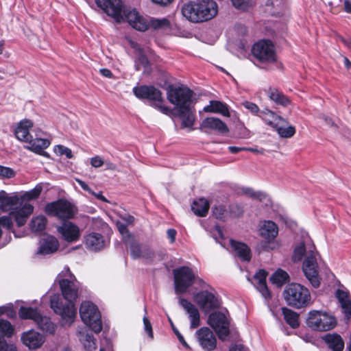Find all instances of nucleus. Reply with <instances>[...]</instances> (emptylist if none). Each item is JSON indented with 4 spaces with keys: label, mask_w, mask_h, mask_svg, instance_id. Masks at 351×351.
I'll return each mask as SVG.
<instances>
[{
    "label": "nucleus",
    "mask_w": 351,
    "mask_h": 351,
    "mask_svg": "<svg viewBox=\"0 0 351 351\" xmlns=\"http://www.w3.org/2000/svg\"><path fill=\"white\" fill-rule=\"evenodd\" d=\"M57 281L67 302L64 304L59 295H53L51 297L50 307L61 317L64 324L70 326L77 314L74 302L78 298L80 283L67 266L58 275Z\"/></svg>",
    "instance_id": "nucleus-1"
},
{
    "label": "nucleus",
    "mask_w": 351,
    "mask_h": 351,
    "mask_svg": "<svg viewBox=\"0 0 351 351\" xmlns=\"http://www.w3.org/2000/svg\"><path fill=\"white\" fill-rule=\"evenodd\" d=\"M315 247L311 241L301 242L295 247L293 254V261H300L304 255L305 259L302 265L304 276L314 288L320 286V278L318 272V264L315 255Z\"/></svg>",
    "instance_id": "nucleus-2"
},
{
    "label": "nucleus",
    "mask_w": 351,
    "mask_h": 351,
    "mask_svg": "<svg viewBox=\"0 0 351 351\" xmlns=\"http://www.w3.org/2000/svg\"><path fill=\"white\" fill-rule=\"evenodd\" d=\"M283 296L289 306L298 309L305 308L311 303L309 290L298 283L288 285L283 291Z\"/></svg>",
    "instance_id": "nucleus-3"
},
{
    "label": "nucleus",
    "mask_w": 351,
    "mask_h": 351,
    "mask_svg": "<svg viewBox=\"0 0 351 351\" xmlns=\"http://www.w3.org/2000/svg\"><path fill=\"white\" fill-rule=\"evenodd\" d=\"M135 96L141 99H146L151 102V106L161 112L169 115L171 110L164 104V99L161 91L153 86H140L133 88Z\"/></svg>",
    "instance_id": "nucleus-4"
},
{
    "label": "nucleus",
    "mask_w": 351,
    "mask_h": 351,
    "mask_svg": "<svg viewBox=\"0 0 351 351\" xmlns=\"http://www.w3.org/2000/svg\"><path fill=\"white\" fill-rule=\"evenodd\" d=\"M80 315L82 322L95 333L101 331V315L94 304L87 301L83 302L80 308Z\"/></svg>",
    "instance_id": "nucleus-5"
},
{
    "label": "nucleus",
    "mask_w": 351,
    "mask_h": 351,
    "mask_svg": "<svg viewBox=\"0 0 351 351\" xmlns=\"http://www.w3.org/2000/svg\"><path fill=\"white\" fill-rule=\"evenodd\" d=\"M19 314L21 319L34 320L44 332L49 335L54 334L56 325L51 322L49 317L41 315L36 308L21 306Z\"/></svg>",
    "instance_id": "nucleus-6"
},
{
    "label": "nucleus",
    "mask_w": 351,
    "mask_h": 351,
    "mask_svg": "<svg viewBox=\"0 0 351 351\" xmlns=\"http://www.w3.org/2000/svg\"><path fill=\"white\" fill-rule=\"evenodd\" d=\"M306 324L315 330L327 331L337 325L335 317L321 311H311L306 319Z\"/></svg>",
    "instance_id": "nucleus-7"
},
{
    "label": "nucleus",
    "mask_w": 351,
    "mask_h": 351,
    "mask_svg": "<svg viewBox=\"0 0 351 351\" xmlns=\"http://www.w3.org/2000/svg\"><path fill=\"white\" fill-rule=\"evenodd\" d=\"M175 292L182 294L186 292L195 281V274L193 269L187 266H182L173 270Z\"/></svg>",
    "instance_id": "nucleus-8"
},
{
    "label": "nucleus",
    "mask_w": 351,
    "mask_h": 351,
    "mask_svg": "<svg viewBox=\"0 0 351 351\" xmlns=\"http://www.w3.org/2000/svg\"><path fill=\"white\" fill-rule=\"evenodd\" d=\"M193 94V91L186 86H170L167 89V98L178 110L191 106Z\"/></svg>",
    "instance_id": "nucleus-9"
},
{
    "label": "nucleus",
    "mask_w": 351,
    "mask_h": 351,
    "mask_svg": "<svg viewBox=\"0 0 351 351\" xmlns=\"http://www.w3.org/2000/svg\"><path fill=\"white\" fill-rule=\"evenodd\" d=\"M45 210L48 215L63 220L72 219L76 213L75 207L65 199L47 204Z\"/></svg>",
    "instance_id": "nucleus-10"
},
{
    "label": "nucleus",
    "mask_w": 351,
    "mask_h": 351,
    "mask_svg": "<svg viewBox=\"0 0 351 351\" xmlns=\"http://www.w3.org/2000/svg\"><path fill=\"white\" fill-rule=\"evenodd\" d=\"M208 324L214 329L219 338L225 341L230 334V322L225 313L220 311L211 313L208 317Z\"/></svg>",
    "instance_id": "nucleus-11"
},
{
    "label": "nucleus",
    "mask_w": 351,
    "mask_h": 351,
    "mask_svg": "<svg viewBox=\"0 0 351 351\" xmlns=\"http://www.w3.org/2000/svg\"><path fill=\"white\" fill-rule=\"evenodd\" d=\"M252 54L263 62H273L276 60L275 47L270 40H261L255 43L252 49Z\"/></svg>",
    "instance_id": "nucleus-12"
},
{
    "label": "nucleus",
    "mask_w": 351,
    "mask_h": 351,
    "mask_svg": "<svg viewBox=\"0 0 351 351\" xmlns=\"http://www.w3.org/2000/svg\"><path fill=\"white\" fill-rule=\"evenodd\" d=\"M193 300L205 313L217 309L221 306L218 297L214 293L206 290L200 291L195 294Z\"/></svg>",
    "instance_id": "nucleus-13"
},
{
    "label": "nucleus",
    "mask_w": 351,
    "mask_h": 351,
    "mask_svg": "<svg viewBox=\"0 0 351 351\" xmlns=\"http://www.w3.org/2000/svg\"><path fill=\"white\" fill-rule=\"evenodd\" d=\"M95 3L98 7L117 23L123 22V12L125 7L121 0H95Z\"/></svg>",
    "instance_id": "nucleus-14"
},
{
    "label": "nucleus",
    "mask_w": 351,
    "mask_h": 351,
    "mask_svg": "<svg viewBox=\"0 0 351 351\" xmlns=\"http://www.w3.org/2000/svg\"><path fill=\"white\" fill-rule=\"evenodd\" d=\"M197 341L205 351L214 350L217 347V339L213 331L208 327H202L195 332Z\"/></svg>",
    "instance_id": "nucleus-15"
},
{
    "label": "nucleus",
    "mask_w": 351,
    "mask_h": 351,
    "mask_svg": "<svg viewBox=\"0 0 351 351\" xmlns=\"http://www.w3.org/2000/svg\"><path fill=\"white\" fill-rule=\"evenodd\" d=\"M34 212V206L29 204H25L21 207H16L10 212L8 217L14 219L19 227L25 224L29 217ZM12 221V220H11Z\"/></svg>",
    "instance_id": "nucleus-16"
},
{
    "label": "nucleus",
    "mask_w": 351,
    "mask_h": 351,
    "mask_svg": "<svg viewBox=\"0 0 351 351\" xmlns=\"http://www.w3.org/2000/svg\"><path fill=\"white\" fill-rule=\"evenodd\" d=\"M179 304L189 315L190 328H197L200 325V314L197 308L190 301L181 298L179 299Z\"/></svg>",
    "instance_id": "nucleus-17"
},
{
    "label": "nucleus",
    "mask_w": 351,
    "mask_h": 351,
    "mask_svg": "<svg viewBox=\"0 0 351 351\" xmlns=\"http://www.w3.org/2000/svg\"><path fill=\"white\" fill-rule=\"evenodd\" d=\"M21 341L30 350H36L41 347L44 343L45 337L34 330H29L22 334Z\"/></svg>",
    "instance_id": "nucleus-18"
},
{
    "label": "nucleus",
    "mask_w": 351,
    "mask_h": 351,
    "mask_svg": "<svg viewBox=\"0 0 351 351\" xmlns=\"http://www.w3.org/2000/svg\"><path fill=\"white\" fill-rule=\"evenodd\" d=\"M58 232L67 242H74L79 239L80 236V228L72 222H64L57 228Z\"/></svg>",
    "instance_id": "nucleus-19"
},
{
    "label": "nucleus",
    "mask_w": 351,
    "mask_h": 351,
    "mask_svg": "<svg viewBox=\"0 0 351 351\" xmlns=\"http://www.w3.org/2000/svg\"><path fill=\"white\" fill-rule=\"evenodd\" d=\"M200 22L206 21L214 18L218 12V6L213 0H199Z\"/></svg>",
    "instance_id": "nucleus-20"
},
{
    "label": "nucleus",
    "mask_w": 351,
    "mask_h": 351,
    "mask_svg": "<svg viewBox=\"0 0 351 351\" xmlns=\"http://www.w3.org/2000/svg\"><path fill=\"white\" fill-rule=\"evenodd\" d=\"M200 129L202 130H213L220 134H227L229 129L227 125L219 118L207 117L204 119L201 125Z\"/></svg>",
    "instance_id": "nucleus-21"
},
{
    "label": "nucleus",
    "mask_w": 351,
    "mask_h": 351,
    "mask_svg": "<svg viewBox=\"0 0 351 351\" xmlns=\"http://www.w3.org/2000/svg\"><path fill=\"white\" fill-rule=\"evenodd\" d=\"M199 0L189 1L184 3L182 8V15L189 21L193 23H200Z\"/></svg>",
    "instance_id": "nucleus-22"
},
{
    "label": "nucleus",
    "mask_w": 351,
    "mask_h": 351,
    "mask_svg": "<svg viewBox=\"0 0 351 351\" xmlns=\"http://www.w3.org/2000/svg\"><path fill=\"white\" fill-rule=\"evenodd\" d=\"M259 232L263 239L270 243L278 236V228L274 221H263L260 226Z\"/></svg>",
    "instance_id": "nucleus-23"
},
{
    "label": "nucleus",
    "mask_w": 351,
    "mask_h": 351,
    "mask_svg": "<svg viewBox=\"0 0 351 351\" xmlns=\"http://www.w3.org/2000/svg\"><path fill=\"white\" fill-rule=\"evenodd\" d=\"M33 127V122L29 119H23L21 121L16 129L14 134L16 138L20 141L27 143L32 140V136L29 133V129Z\"/></svg>",
    "instance_id": "nucleus-24"
},
{
    "label": "nucleus",
    "mask_w": 351,
    "mask_h": 351,
    "mask_svg": "<svg viewBox=\"0 0 351 351\" xmlns=\"http://www.w3.org/2000/svg\"><path fill=\"white\" fill-rule=\"evenodd\" d=\"M108 244V241L99 233H90L85 238V245L87 248L97 251L104 249Z\"/></svg>",
    "instance_id": "nucleus-25"
},
{
    "label": "nucleus",
    "mask_w": 351,
    "mask_h": 351,
    "mask_svg": "<svg viewBox=\"0 0 351 351\" xmlns=\"http://www.w3.org/2000/svg\"><path fill=\"white\" fill-rule=\"evenodd\" d=\"M267 276V272L264 269H259L254 276V284L263 297L269 299L271 295L266 284Z\"/></svg>",
    "instance_id": "nucleus-26"
},
{
    "label": "nucleus",
    "mask_w": 351,
    "mask_h": 351,
    "mask_svg": "<svg viewBox=\"0 0 351 351\" xmlns=\"http://www.w3.org/2000/svg\"><path fill=\"white\" fill-rule=\"evenodd\" d=\"M27 143H28V145L25 146V149L46 157L49 156V154L44 152V149L47 148L50 145V141L48 139L40 138L34 139L33 137H32V140Z\"/></svg>",
    "instance_id": "nucleus-27"
},
{
    "label": "nucleus",
    "mask_w": 351,
    "mask_h": 351,
    "mask_svg": "<svg viewBox=\"0 0 351 351\" xmlns=\"http://www.w3.org/2000/svg\"><path fill=\"white\" fill-rule=\"evenodd\" d=\"M19 197L16 194L10 195L5 191H0V209L3 211H9L14 209V206L19 204Z\"/></svg>",
    "instance_id": "nucleus-28"
},
{
    "label": "nucleus",
    "mask_w": 351,
    "mask_h": 351,
    "mask_svg": "<svg viewBox=\"0 0 351 351\" xmlns=\"http://www.w3.org/2000/svg\"><path fill=\"white\" fill-rule=\"evenodd\" d=\"M178 116L182 120V128H191L195 122L194 110L192 106L178 109Z\"/></svg>",
    "instance_id": "nucleus-29"
},
{
    "label": "nucleus",
    "mask_w": 351,
    "mask_h": 351,
    "mask_svg": "<svg viewBox=\"0 0 351 351\" xmlns=\"http://www.w3.org/2000/svg\"><path fill=\"white\" fill-rule=\"evenodd\" d=\"M204 111L206 112L219 113L226 117H230L228 106L217 100L210 101L209 105L204 108Z\"/></svg>",
    "instance_id": "nucleus-30"
},
{
    "label": "nucleus",
    "mask_w": 351,
    "mask_h": 351,
    "mask_svg": "<svg viewBox=\"0 0 351 351\" xmlns=\"http://www.w3.org/2000/svg\"><path fill=\"white\" fill-rule=\"evenodd\" d=\"M324 340L328 348L332 351H343L344 348V341L339 335L336 333L328 334L324 336Z\"/></svg>",
    "instance_id": "nucleus-31"
},
{
    "label": "nucleus",
    "mask_w": 351,
    "mask_h": 351,
    "mask_svg": "<svg viewBox=\"0 0 351 351\" xmlns=\"http://www.w3.org/2000/svg\"><path fill=\"white\" fill-rule=\"evenodd\" d=\"M59 242L56 238L52 236H48L43 239V242L40 247L39 253L42 254H52L58 250Z\"/></svg>",
    "instance_id": "nucleus-32"
},
{
    "label": "nucleus",
    "mask_w": 351,
    "mask_h": 351,
    "mask_svg": "<svg viewBox=\"0 0 351 351\" xmlns=\"http://www.w3.org/2000/svg\"><path fill=\"white\" fill-rule=\"evenodd\" d=\"M231 246L236 255L243 261H249L251 258L250 250L247 245L233 240L230 241Z\"/></svg>",
    "instance_id": "nucleus-33"
},
{
    "label": "nucleus",
    "mask_w": 351,
    "mask_h": 351,
    "mask_svg": "<svg viewBox=\"0 0 351 351\" xmlns=\"http://www.w3.org/2000/svg\"><path fill=\"white\" fill-rule=\"evenodd\" d=\"M258 116L262 118L266 124L273 128H275V125H277L279 121L287 123V120L285 119L276 114L274 112L269 110L261 111Z\"/></svg>",
    "instance_id": "nucleus-34"
},
{
    "label": "nucleus",
    "mask_w": 351,
    "mask_h": 351,
    "mask_svg": "<svg viewBox=\"0 0 351 351\" xmlns=\"http://www.w3.org/2000/svg\"><path fill=\"white\" fill-rule=\"evenodd\" d=\"M191 209L195 215L199 217H204L208 212L209 203L206 199L200 198L193 202Z\"/></svg>",
    "instance_id": "nucleus-35"
},
{
    "label": "nucleus",
    "mask_w": 351,
    "mask_h": 351,
    "mask_svg": "<svg viewBox=\"0 0 351 351\" xmlns=\"http://www.w3.org/2000/svg\"><path fill=\"white\" fill-rule=\"evenodd\" d=\"M268 95L270 99L278 105H281L285 107L291 102L290 99L285 95L276 88H269Z\"/></svg>",
    "instance_id": "nucleus-36"
},
{
    "label": "nucleus",
    "mask_w": 351,
    "mask_h": 351,
    "mask_svg": "<svg viewBox=\"0 0 351 351\" xmlns=\"http://www.w3.org/2000/svg\"><path fill=\"white\" fill-rule=\"evenodd\" d=\"M284 319L286 322L293 328H296L299 326V315L286 307L282 308Z\"/></svg>",
    "instance_id": "nucleus-37"
},
{
    "label": "nucleus",
    "mask_w": 351,
    "mask_h": 351,
    "mask_svg": "<svg viewBox=\"0 0 351 351\" xmlns=\"http://www.w3.org/2000/svg\"><path fill=\"white\" fill-rule=\"evenodd\" d=\"M47 219L43 215L33 217L29 223V228L34 232H43L47 226Z\"/></svg>",
    "instance_id": "nucleus-38"
},
{
    "label": "nucleus",
    "mask_w": 351,
    "mask_h": 351,
    "mask_svg": "<svg viewBox=\"0 0 351 351\" xmlns=\"http://www.w3.org/2000/svg\"><path fill=\"white\" fill-rule=\"evenodd\" d=\"M287 123H283L282 121H279L277 125H275L274 129L279 134V136L282 138H289L294 136L295 134V128L293 125H289L288 127H283L282 125L287 124Z\"/></svg>",
    "instance_id": "nucleus-39"
},
{
    "label": "nucleus",
    "mask_w": 351,
    "mask_h": 351,
    "mask_svg": "<svg viewBox=\"0 0 351 351\" xmlns=\"http://www.w3.org/2000/svg\"><path fill=\"white\" fill-rule=\"evenodd\" d=\"M79 338L80 341L83 343L84 348L87 351H93L96 349L93 335L89 334L85 331H80L79 332Z\"/></svg>",
    "instance_id": "nucleus-40"
},
{
    "label": "nucleus",
    "mask_w": 351,
    "mask_h": 351,
    "mask_svg": "<svg viewBox=\"0 0 351 351\" xmlns=\"http://www.w3.org/2000/svg\"><path fill=\"white\" fill-rule=\"evenodd\" d=\"M289 280L288 274L282 269H278L270 278L271 282L278 287H281Z\"/></svg>",
    "instance_id": "nucleus-41"
},
{
    "label": "nucleus",
    "mask_w": 351,
    "mask_h": 351,
    "mask_svg": "<svg viewBox=\"0 0 351 351\" xmlns=\"http://www.w3.org/2000/svg\"><path fill=\"white\" fill-rule=\"evenodd\" d=\"M283 5V0H267L266 3L267 11L272 15L278 14Z\"/></svg>",
    "instance_id": "nucleus-42"
},
{
    "label": "nucleus",
    "mask_w": 351,
    "mask_h": 351,
    "mask_svg": "<svg viewBox=\"0 0 351 351\" xmlns=\"http://www.w3.org/2000/svg\"><path fill=\"white\" fill-rule=\"evenodd\" d=\"M129 246L131 256L133 258H138L141 256L142 251L140 245L136 242L134 237L129 239L128 243H125Z\"/></svg>",
    "instance_id": "nucleus-43"
},
{
    "label": "nucleus",
    "mask_w": 351,
    "mask_h": 351,
    "mask_svg": "<svg viewBox=\"0 0 351 351\" xmlns=\"http://www.w3.org/2000/svg\"><path fill=\"white\" fill-rule=\"evenodd\" d=\"M43 191V187L38 184L33 189L26 191L22 196L21 199L25 201H31L37 199Z\"/></svg>",
    "instance_id": "nucleus-44"
},
{
    "label": "nucleus",
    "mask_w": 351,
    "mask_h": 351,
    "mask_svg": "<svg viewBox=\"0 0 351 351\" xmlns=\"http://www.w3.org/2000/svg\"><path fill=\"white\" fill-rule=\"evenodd\" d=\"M123 22L127 21L131 26L134 23L135 21L140 16L138 13L135 10H129L125 8L123 12Z\"/></svg>",
    "instance_id": "nucleus-45"
},
{
    "label": "nucleus",
    "mask_w": 351,
    "mask_h": 351,
    "mask_svg": "<svg viewBox=\"0 0 351 351\" xmlns=\"http://www.w3.org/2000/svg\"><path fill=\"white\" fill-rule=\"evenodd\" d=\"M0 332L4 336L10 337L13 335L14 328L8 321L0 319Z\"/></svg>",
    "instance_id": "nucleus-46"
},
{
    "label": "nucleus",
    "mask_w": 351,
    "mask_h": 351,
    "mask_svg": "<svg viewBox=\"0 0 351 351\" xmlns=\"http://www.w3.org/2000/svg\"><path fill=\"white\" fill-rule=\"evenodd\" d=\"M213 216L218 219L224 220L226 217L227 211L224 206H215L212 209Z\"/></svg>",
    "instance_id": "nucleus-47"
},
{
    "label": "nucleus",
    "mask_w": 351,
    "mask_h": 351,
    "mask_svg": "<svg viewBox=\"0 0 351 351\" xmlns=\"http://www.w3.org/2000/svg\"><path fill=\"white\" fill-rule=\"evenodd\" d=\"M149 24L150 26L154 29L168 27L170 25L169 20L165 18L161 19H153L150 21Z\"/></svg>",
    "instance_id": "nucleus-48"
},
{
    "label": "nucleus",
    "mask_w": 351,
    "mask_h": 351,
    "mask_svg": "<svg viewBox=\"0 0 351 351\" xmlns=\"http://www.w3.org/2000/svg\"><path fill=\"white\" fill-rule=\"evenodd\" d=\"M149 24L147 21L142 16H139L134 23L132 25V27L138 31L145 32L149 27Z\"/></svg>",
    "instance_id": "nucleus-49"
},
{
    "label": "nucleus",
    "mask_w": 351,
    "mask_h": 351,
    "mask_svg": "<svg viewBox=\"0 0 351 351\" xmlns=\"http://www.w3.org/2000/svg\"><path fill=\"white\" fill-rule=\"evenodd\" d=\"M117 227L119 232L123 236L124 242L128 243L129 239H132V235L129 232V231L127 228V224H125L121 222H117Z\"/></svg>",
    "instance_id": "nucleus-50"
},
{
    "label": "nucleus",
    "mask_w": 351,
    "mask_h": 351,
    "mask_svg": "<svg viewBox=\"0 0 351 351\" xmlns=\"http://www.w3.org/2000/svg\"><path fill=\"white\" fill-rule=\"evenodd\" d=\"M149 62L147 56L140 52L135 64L136 70L139 71L141 67L147 68L149 66Z\"/></svg>",
    "instance_id": "nucleus-51"
},
{
    "label": "nucleus",
    "mask_w": 351,
    "mask_h": 351,
    "mask_svg": "<svg viewBox=\"0 0 351 351\" xmlns=\"http://www.w3.org/2000/svg\"><path fill=\"white\" fill-rule=\"evenodd\" d=\"M243 106L252 114H258V113L260 112L258 106L254 103L245 101L243 103Z\"/></svg>",
    "instance_id": "nucleus-52"
},
{
    "label": "nucleus",
    "mask_w": 351,
    "mask_h": 351,
    "mask_svg": "<svg viewBox=\"0 0 351 351\" xmlns=\"http://www.w3.org/2000/svg\"><path fill=\"white\" fill-rule=\"evenodd\" d=\"M233 5L239 9L245 10L251 3V0H231Z\"/></svg>",
    "instance_id": "nucleus-53"
},
{
    "label": "nucleus",
    "mask_w": 351,
    "mask_h": 351,
    "mask_svg": "<svg viewBox=\"0 0 351 351\" xmlns=\"http://www.w3.org/2000/svg\"><path fill=\"white\" fill-rule=\"evenodd\" d=\"M341 306L346 319L349 320L351 317V300L341 303Z\"/></svg>",
    "instance_id": "nucleus-54"
},
{
    "label": "nucleus",
    "mask_w": 351,
    "mask_h": 351,
    "mask_svg": "<svg viewBox=\"0 0 351 351\" xmlns=\"http://www.w3.org/2000/svg\"><path fill=\"white\" fill-rule=\"evenodd\" d=\"M57 151L60 153V155H65L67 158L70 159L73 157L71 150L65 146L58 145Z\"/></svg>",
    "instance_id": "nucleus-55"
},
{
    "label": "nucleus",
    "mask_w": 351,
    "mask_h": 351,
    "mask_svg": "<svg viewBox=\"0 0 351 351\" xmlns=\"http://www.w3.org/2000/svg\"><path fill=\"white\" fill-rule=\"evenodd\" d=\"M336 296L339 300L340 304L350 300L349 298L348 293L341 289H338L336 291Z\"/></svg>",
    "instance_id": "nucleus-56"
},
{
    "label": "nucleus",
    "mask_w": 351,
    "mask_h": 351,
    "mask_svg": "<svg viewBox=\"0 0 351 351\" xmlns=\"http://www.w3.org/2000/svg\"><path fill=\"white\" fill-rule=\"evenodd\" d=\"M0 176L10 178L14 176V172L11 168L0 165Z\"/></svg>",
    "instance_id": "nucleus-57"
},
{
    "label": "nucleus",
    "mask_w": 351,
    "mask_h": 351,
    "mask_svg": "<svg viewBox=\"0 0 351 351\" xmlns=\"http://www.w3.org/2000/svg\"><path fill=\"white\" fill-rule=\"evenodd\" d=\"M143 324L145 331L147 333L148 336L152 339L154 338L152 326L147 317H143Z\"/></svg>",
    "instance_id": "nucleus-58"
},
{
    "label": "nucleus",
    "mask_w": 351,
    "mask_h": 351,
    "mask_svg": "<svg viewBox=\"0 0 351 351\" xmlns=\"http://www.w3.org/2000/svg\"><path fill=\"white\" fill-rule=\"evenodd\" d=\"M230 213L234 217H239V216L241 215L243 212V208L237 204L231 205L230 206Z\"/></svg>",
    "instance_id": "nucleus-59"
},
{
    "label": "nucleus",
    "mask_w": 351,
    "mask_h": 351,
    "mask_svg": "<svg viewBox=\"0 0 351 351\" xmlns=\"http://www.w3.org/2000/svg\"><path fill=\"white\" fill-rule=\"evenodd\" d=\"M170 322L172 326L173 330L174 333L176 335L180 343H182L185 348H189V346L187 344V343L185 341L184 337L179 332L178 330L173 326V323L171 321H170Z\"/></svg>",
    "instance_id": "nucleus-60"
},
{
    "label": "nucleus",
    "mask_w": 351,
    "mask_h": 351,
    "mask_svg": "<svg viewBox=\"0 0 351 351\" xmlns=\"http://www.w3.org/2000/svg\"><path fill=\"white\" fill-rule=\"evenodd\" d=\"M104 163V160L98 156L90 159V165L95 168L101 167Z\"/></svg>",
    "instance_id": "nucleus-61"
},
{
    "label": "nucleus",
    "mask_w": 351,
    "mask_h": 351,
    "mask_svg": "<svg viewBox=\"0 0 351 351\" xmlns=\"http://www.w3.org/2000/svg\"><path fill=\"white\" fill-rule=\"evenodd\" d=\"M167 237L170 239L171 243H174L177 232L175 229H169L167 232Z\"/></svg>",
    "instance_id": "nucleus-62"
},
{
    "label": "nucleus",
    "mask_w": 351,
    "mask_h": 351,
    "mask_svg": "<svg viewBox=\"0 0 351 351\" xmlns=\"http://www.w3.org/2000/svg\"><path fill=\"white\" fill-rule=\"evenodd\" d=\"M0 351H17L16 348L13 344H8L6 343L4 344V346L2 347L1 349H0Z\"/></svg>",
    "instance_id": "nucleus-63"
},
{
    "label": "nucleus",
    "mask_w": 351,
    "mask_h": 351,
    "mask_svg": "<svg viewBox=\"0 0 351 351\" xmlns=\"http://www.w3.org/2000/svg\"><path fill=\"white\" fill-rule=\"evenodd\" d=\"M344 11L348 14H351V0L343 1Z\"/></svg>",
    "instance_id": "nucleus-64"
}]
</instances>
